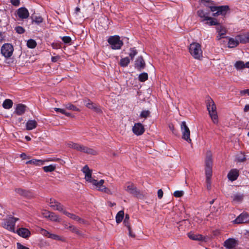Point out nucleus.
I'll return each instance as SVG.
<instances>
[{
    "label": "nucleus",
    "instance_id": "f704fd0d",
    "mask_svg": "<svg viewBox=\"0 0 249 249\" xmlns=\"http://www.w3.org/2000/svg\"><path fill=\"white\" fill-rule=\"evenodd\" d=\"M207 22L206 23L209 25H218L219 23L217 19L209 17L208 19L206 20Z\"/></svg>",
    "mask_w": 249,
    "mask_h": 249
},
{
    "label": "nucleus",
    "instance_id": "4c0bfd02",
    "mask_svg": "<svg viewBox=\"0 0 249 249\" xmlns=\"http://www.w3.org/2000/svg\"><path fill=\"white\" fill-rule=\"evenodd\" d=\"M87 107L89 108L93 109L97 113H100L101 112V110L100 108H99L96 105L94 104L93 102L90 103V104H88Z\"/></svg>",
    "mask_w": 249,
    "mask_h": 249
},
{
    "label": "nucleus",
    "instance_id": "a211bd4d",
    "mask_svg": "<svg viewBox=\"0 0 249 249\" xmlns=\"http://www.w3.org/2000/svg\"><path fill=\"white\" fill-rule=\"evenodd\" d=\"M238 176V170L236 169L231 170L228 174V178L229 179L232 181L236 180Z\"/></svg>",
    "mask_w": 249,
    "mask_h": 249
},
{
    "label": "nucleus",
    "instance_id": "4d7b16f0",
    "mask_svg": "<svg viewBox=\"0 0 249 249\" xmlns=\"http://www.w3.org/2000/svg\"><path fill=\"white\" fill-rule=\"evenodd\" d=\"M62 40L65 43H69L71 40V38L68 36L62 37Z\"/></svg>",
    "mask_w": 249,
    "mask_h": 249
},
{
    "label": "nucleus",
    "instance_id": "de8ad7c7",
    "mask_svg": "<svg viewBox=\"0 0 249 249\" xmlns=\"http://www.w3.org/2000/svg\"><path fill=\"white\" fill-rule=\"evenodd\" d=\"M129 216L128 214H126L125 216V218L124 221V225L127 228H129V226H130L129 222Z\"/></svg>",
    "mask_w": 249,
    "mask_h": 249
},
{
    "label": "nucleus",
    "instance_id": "a878e982",
    "mask_svg": "<svg viewBox=\"0 0 249 249\" xmlns=\"http://www.w3.org/2000/svg\"><path fill=\"white\" fill-rule=\"evenodd\" d=\"M37 126V122L35 120H29L26 123V129L31 130L35 129Z\"/></svg>",
    "mask_w": 249,
    "mask_h": 249
},
{
    "label": "nucleus",
    "instance_id": "052dcab7",
    "mask_svg": "<svg viewBox=\"0 0 249 249\" xmlns=\"http://www.w3.org/2000/svg\"><path fill=\"white\" fill-rule=\"evenodd\" d=\"M240 94L241 95H245L246 94H248V95H249V89L241 90Z\"/></svg>",
    "mask_w": 249,
    "mask_h": 249
},
{
    "label": "nucleus",
    "instance_id": "aec40b11",
    "mask_svg": "<svg viewBox=\"0 0 249 249\" xmlns=\"http://www.w3.org/2000/svg\"><path fill=\"white\" fill-rule=\"evenodd\" d=\"M67 146L71 148L74 149L79 152H82L84 145L72 142H69L67 144Z\"/></svg>",
    "mask_w": 249,
    "mask_h": 249
},
{
    "label": "nucleus",
    "instance_id": "ea45409f",
    "mask_svg": "<svg viewBox=\"0 0 249 249\" xmlns=\"http://www.w3.org/2000/svg\"><path fill=\"white\" fill-rule=\"evenodd\" d=\"M56 168L55 165H50L49 166H46L43 167V170L45 172H50L53 171Z\"/></svg>",
    "mask_w": 249,
    "mask_h": 249
},
{
    "label": "nucleus",
    "instance_id": "dca6fc26",
    "mask_svg": "<svg viewBox=\"0 0 249 249\" xmlns=\"http://www.w3.org/2000/svg\"><path fill=\"white\" fill-rule=\"evenodd\" d=\"M145 63L142 56H139L135 62V67L139 71L144 69Z\"/></svg>",
    "mask_w": 249,
    "mask_h": 249
},
{
    "label": "nucleus",
    "instance_id": "bf43d9fd",
    "mask_svg": "<svg viewBox=\"0 0 249 249\" xmlns=\"http://www.w3.org/2000/svg\"><path fill=\"white\" fill-rule=\"evenodd\" d=\"M17 246L18 249H29L28 248H27L25 246H24L23 245H22V244H21L19 243H17Z\"/></svg>",
    "mask_w": 249,
    "mask_h": 249
},
{
    "label": "nucleus",
    "instance_id": "13d9d810",
    "mask_svg": "<svg viewBox=\"0 0 249 249\" xmlns=\"http://www.w3.org/2000/svg\"><path fill=\"white\" fill-rule=\"evenodd\" d=\"M50 213L51 212L49 211L44 210L42 212V214L44 217L49 218V217L50 216Z\"/></svg>",
    "mask_w": 249,
    "mask_h": 249
},
{
    "label": "nucleus",
    "instance_id": "2f4dec72",
    "mask_svg": "<svg viewBox=\"0 0 249 249\" xmlns=\"http://www.w3.org/2000/svg\"><path fill=\"white\" fill-rule=\"evenodd\" d=\"M13 102L10 99H6L4 101L2 106L5 109H9L12 107Z\"/></svg>",
    "mask_w": 249,
    "mask_h": 249
},
{
    "label": "nucleus",
    "instance_id": "393cba45",
    "mask_svg": "<svg viewBox=\"0 0 249 249\" xmlns=\"http://www.w3.org/2000/svg\"><path fill=\"white\" fill-rule=\"evenodd\" d=\"M188 237L193 240L201 241L203 237L201 234H195L194 232H190L187 234Z\"/></svg>",
    "mask_w": 249,
    "mask_h": 249
},
{
    "label": "nucleus",
    "instance_id": "774afa93",
    "mask_svg": "<svg viewBox=\"0 0 249 249\" xmlns=\"http://www.w3.org/2000/svg\"><path fill=\"white\" fill-rule=\"evenodd\" d=\"M249 111V105H246L244 108V112H248Z\"/></svg>",
    "mask_w": 249,
    "mask_h": 249
},
{
    "label": "nucleus",
    "instance_id": "e2e57ef3",
    "mask_svg": "<svg viewBox=\"0 0 249 249\" xmlns=\"http://www.w3.org/2000/svg\"><path fill=\"white\" fill-rule=\"evenodd\" d=\"M11 1L13 5L16 6H18L19 4V0H11Z\"/></svg>",
    "mask_w": 249,
    "mask_h": 249
},
{
    "label": "nucleus",
    "instance_id": "c9c22d12",
    "mask_svg": "<svg viewBox=\"0 0 249 249\" xmlns=\"http://www.w3.org/2000/svg\"><path fill=\"white\" fill-rule=\"evenodd\" d=\"M45 161V160L33 159L28 161L27 163L33 164L36 165H41L44 164Z\"/></svg>",
    "mask_w": 249,
    "mask_h": 249
},
{
    "label": "nucleus",
    "instance_id": "ddd939ff",
    "mask_svg": "<svg viewBox=\"0 0 249 249\" xmlns=\"http://www.w3.org/2000/svg\"><path fill=\"white\" fill-rule=\"evenodd\" d=\"M217 32L218 33L217 36V39L220 40L222 38H224L225 35L227 33V30L225 27L219 24L216 27Z\"/></svg>",
    "mask_w": 249,
    "mask_h": 249
},
{
    "label": "nucleus",
    "instance_id": "9b49d317",
    "mask_svg": "<svg viewBox=\"0 0 249 249\" xmlns=\"http://www.w3.org/2000/svg\"><path fill=\"white\" fill-rule=\"evenodd\" d=\"M132 130L133 133L136 135H141L144 132L143 125L140 123H136L133 127Z\"/></svg>",
    "mask_w": 249,
    "mask_h": 249
},
{
    "label": "nucleus",
    "instance_id": "cd10ccee",
    "mask_svg": "<svg viewBox=\"0 0 249 249\" xmlns=\"http://www.w3.org/2000/svg\"><path fill=\"white\" fill-rule=\"evenodd\" d=\"M238 38L240 40V43L246 44L249 43V32L244 35H238Z\"/></svg>",
    "mask_w": 249,
    "mask_h": 249
},
{
    "label": "nucleus",
    "instance_id": "7c9ffc66",
    "mask_svg": "<svg viewBox=\"0 0 249 249\" xmlns=\"http://www.w3.org/2000/svg\"><path fill=\"white\" fill-rule=\"evenodd\" d=\"M205 175L206 177V182L210 183V179H211L212 176V168H205Z\"/></svg>",
    "mask_w": 249,
    "mask_h": 249
},
{
    "label": "nucleus",
    "instance_id": "bb28decb",
    "mask_svg": "<svg viewBox=\"0 0 249 249\" xmlns=\"http://www.w3.org/2000/svg\"><path fill=\"white\" fill-rule=\"evenodd\" d=\"M26 107L22 104H18L17 106L15 112L18 115H21L24 113Z\"/></svg>",
    "mask_w": 249,
    "mask_h": 249
},
{
    "label": "nucleus",
    "instance_id": "20e7f679",
    "mask_svg": "<svg viewBox=\"0 0 249 249\" xmlns=\"http://www.w3.org/2000/svg\"><path fill=\"white\" fill-rule=\"evenodd\" d=\"M211 11L213 12L212 16L216 17L219 15L225 16L229 12L230 8L228 5L219 6H210Z\"/></svg>",
    "mask_w": 249,
    "mask_h": 249
},
{
    "label": "nucleus",
    "instance_id": "a18cd8bd",
    "mask_svg": "<svg viewBox=\"0 0 249 249\" xmlns=\"http://www.w3.org/2000/svg\"><path fill=\"white\" fill-rule=\"evenodd\" d=\"M137 51L135 49V48H130L129 56L130 57L131 59H133L135 56L137 54Z\"/></svg>",
    "mask_w": 249,
    "mask_h": 249
},
{
    "label": "nucleus",
    "instance_id": "c03bdc74",
    "mask_svg": "<svg viewBox=\"0 0 249 249\" xmlns=\"http://www.w3.org/2000/svg\"><path fill=\"white\" fill-rule=\"evenodd\" d=\"M54 110L56 112H59L63 114H65L66 116L68 117L71 116V114L69 112H67L66 110L64 109L55 107L54 108Z\"/></svg>",
    "mask_w": 249,
    "mask_h": 249
},
{
    "label": "nucleus",
    "instance_id": "864d4df0",
    "mask_svg": "<svg viewBox=\"0 0 249 249\" xmlns=\"http://www.w3.org/2000/svg\"><path fill=\"white\" fill-rule=\"evenodd\" d=\"M33 21L37 24H39L43 21V18L41 16H36L33 19Z\"/></svg>",
    "mask_w": 249,
    "mask_h": 249
},
{
    "label": "nucleus",
    "instance_id": "338daca9",
    "mask_svg": "<svg viewBox=\"0 0 249 249\" xmlns=\"http://www.w3.org/2000/svg\"><path fill=\"white\" fill-rule=\"evenodd\" d=\"M84 102L85 104V106L87 107H88V104H90V103H91L92 102L91 101H90L89 100H85L84 101Z\"/></svg>",
    "mask_w": 249,
    "mask_h": 249
},
{
    "label": "nucleus",
    "instance_id": "f257e3e1",
    "mask_svg": "<svg viewBox=\"0 0 249 249\" xmlns=\"http://www.w3.org/2000/svg\"><path fill=\"white\" fill-rule=\"evenodd\" d=\"M206 106L207 110L213 123L215 124H217L218 120L216 106L214 102L211 98H209L207 100Z\"/></svg>",
    "mask_w": 249,
    "mask_h": 249
},
{
    "label": "nucleus",
    "instance_id": "49530a36",
    "mask_svg": "<svg viewBox=\"0 0 249 249\" xmlns=\"http://www.w3.org/2000/svg\"><path fill=\"white\" fill-rule=\"evenodd\" d=\"M49 218L53 221H57L59 219L58 216L54 213L51 212Z\"/></svg>",
    "mask_w": 249,
    "mask_h": 249
},
{
    "label": "nucleus",
    "instance_id": "412c9836",
    "mask_svg": "<svg viewBox=\"0 0 249 249\" xmlns=\"http://www.w3.org/2000/svg\"><path fill=\"white\" fill-rule=\"evenodd\" d=\"M212 155L210 151H207L205 159V168H212Z\"/></svg>",
    "mask_w": 249,
    "mask_h": 249
},
{
    "label": "nucleus",
    "instance_id": "603ef678",
    "mask_svg": "<svg viewBox=\"0 0 249 249\" xmlns=\"http://www.w3.org/2000/svg\"><path fill=\"white\" fill-rule=\"evenodd\" d=\"M184 194V192L182 191H176L174 193V196L176 197H181Z\"/></svg>",
    "mask_w": 249,
    "mask_h": 249
},
{
    "label": "nucleus",
    "instance_id": "6e6552de",
    "mask_svg": "<svg viewBox=\"0 0 249 249\" xmlns=\"http://www.w3.org/2000/svg\"><path fill=\"white\" fill-rule=\"evenodd\" d=\"M181 130L182 132V138L183 139L187 141L189 143L191 142V139H190V131L189 128L187 126L186 122L183 121L181 124Z\"/></svg>",
    "mask_w": 249,
    "mask_h": 249
},
{
    "label": "nucleus",
    "instance_id": "58836bf2",
    "mask_svg": "<svg viewBox=\"0 0 249 249\" xmlns=\"http://www.w3.org/2000/svg\"><path fill=\"white\" fill-rule=\"evenodd\" d=\"M243 198V195L240 194H236L232 196V199L236 202H241Z\"/></svg>",
    "mask_w": 249,
    "mask_h": 249
},
{
    "label": "nucleus",
    "instance_id": "7ed1b4c3",
    "mask_svg": "<svg viewBox=\"0 0 249 249\" xmlns=\"http://www.w3.org/2000/svg\"><path fill=\"white\" fill-rule=\"evenodd\" d=\"M124 188V190L127 191L128 193L133 195L139 198L142 199L144 197V195L139 190H138L134 184L131 182L126 183Z\"/></svg>",
    "mask_w": 249,
    "mask_h": 249
},
{
    "label": "nucleus",
    "instance_id": "39448f33",
    "mask_svg": "<svg viewBox=\"0 0 249 249\" xmlns=\"http://www.w3.org/2000/svg\"><path fill=\"white\" fill-rule=\"evenodd\" d=\"M107 41L111 45V48L113 50L120 49L123 45V42L120 40V37L118 36H110Z\"/></svg>",
    "mask_w": 249,
    "mask_h": 249
},
{
    "label": "nucleus",
    "instance_id": "0e129e2a",
    "mask_svg": "<svg viewBox=\"0 0 249 249\" xmlns=\"http://www.w3.org/2000/svg\"><path fill=\"white\" fill-rule=\"evenodd\" d=\"M127 229L129 231V235L132 238H134L135 237V235L134 233L132 232L130 226H129V228Z\"/></svg>",
    "mask_w": 249,
    "mask_h": 249
},
{
    "label": "nucleus",
    "instance_id": "e433bc0d",
    "mask_svg": "<svg viewBox=\"0 0 249 249\" xmlns=\"http://www.w3.org/2000/svg\"><path fill=\"white\" fill-rule=\"evenodd\" d=\"M130 62V59L128 57L122 58L120 60V64L122 67H126Z\"/></svg>",
    "mask_w": 249,
    "mask_h": 249
},
{
    "label": "nucleus",
    "instance_id": "f03ea898",
    "mask_svg": "<svg viewBox=\"0 0 249 249\" xmlns=\"http://www.w3.org/2000/svg\"><path fill=\"white\" fill-rule=\"evenodd\" d=\"M189 49L190 54L195 59L201 60L203 57L201 47L199 43H191Z\"/></svg>",
    "mask_w": 249,
    "mask_h": 249
},
{
    "label": "nucleus",
    "instance_id": "f3484780",
    "mask_svg": "<svg viewBox=\"0 0 249 249\" xmlns=\"http://www.w3.org/2000/svg\"><path fill=\"white\" fill-rule=\"evenodd\" d=\"M237 245V241L233 238H229L226 240L224 243V246L227 249H231Z\"/></svg>",
    "mask_w": 249,
    "mask_h": 249
},
{
    "label": "nucleus",
    "instance_id": "473e14b6",
    "mask_svg": "<svg viewBox=\"0 0 249 249\" xmlns=\"http://www.w3.org/2000/svg\"><path fill=\"white\" fill-rule=\"evenodd\" d=\"M234 67L237 70H242L245 68V63L242 61H238L234 64Z\"/></svg>",
    "mask_w": 249,
    "mask_h": 249
},
{
    "label": "nucleus",
    "instance_id": "1a4fd4ad",
    "mask_svg": "<svg viewBox=\"0 0 249 249\" xmlns=\"http://www.w3.org/2000/svg\"><path fill=\"white\" fill-rule=\"evenodd\" d=\"M234 224L249 223V214L247 212H243L233 221Z\"/></svg>",
    "mask_w": 249,
    "mask_h": 249
},
{
    "label": "nucleus",
    "instance_id": "2eb2a0df",
    "mask_svg": "<svg viewBox=\"0 0 249 249\" xmlns=\"http://www.w3.org/2000/svg\"><path fill=\"white\" fill-rule=\"evenodd\" d=\"M83 172L85 174V178L87 181L92 183V180H95L91 178V171L87 165H85L82 169Z\"/></svg>",
    "mask_w": 249,
    "mask_h": 249
},
{
    "label": "nucleus",
    "instance_id": "6e6d98bb",
    "mask_svg": "<svg viewBox=\"0 0 249 249\" xmlns=\"http://www.w3.org/2000/svg\"><path fill=\"white\" fill-rule=\"evenodd\" d=\"M40 233L42 235L48 237L50 232H49L45 229H41L40 230Z\"/></svg>",
    "mask_w": 249,
    "mask_h": 249
},
{
    "label": "nucleus",
    "instance_id": "c85d7f7f",
    "mask_svg": "<svg viewBox=\"0 0 249 249\" xmlns=\"http://www.w3.org/2000/svg\"><path fill=\"white\" fill-rule=\"evenodd\" d=\"M65 227L66 229H69L72 232L75 233L78 235L82 236L83 235V233L82 232L78 230L76 227L75 226L71 225H67L66 224Z\"/></svg>",
    "mask_w": 249,
    "mask_h": 249
},
{
    "label": "nucleus",
    "instance_id": "72a5a7b5",
    "mask_svg": "<svg viewBox=\"0 0 249 249\" xmlns=\"http://www.w3.org/2000/svg\"><path fill=\"white\" fill-rule=\"evenodd\" d=\"M124 217V212L123 211H119L116 216V221L117 223H120L123 219Z\"/></svg>",
    "mask_w": 249,
    "mask_h": 249
},
{
    "label": "nucleus",
    "instance_id": "b1692460",
    "mask_svg": "<svg viewBox=\"0 0 249 249\" xmlns=\"http://www.w3.org/2000/svg\"><path fill=\"white\" fill-rule=\"evenodd\" d=\"M64 214L67 215L68 217H70L71 218L75 221H78L80 223H83V224L85 223V221L84 219H81L79 216H78L74 214L70 213L67 211H64Z\"/></svg>",
    "mask_w": 249,
    "mask_h": 249
},
{
    "label": "nucleus",
    "instance_id": "69168bd1",
    "mask_svg": "<svg viewBox=\"0 0 249 249\" xmlns=\"http://www.w3.org/2000/svg\"><path fill=\"white\" fill-rule=\"evenodd\" d=\"M59 58V56H53L52 57V61L53 62H55L58 60Z\"/></svg>",
    "mask_w": 249,
    "mask_h": 249
},
{
    "label": "nucleus",
    "instance_id": "4468645a",
    "mask_svg": "<svg viewBox=\"0 0 249 249\" xmlns=\"http://www.w3.org/2000/svg\"><path fill=\"white\" fill-rule=\"evenodd\" d=\"M17 15L21 19L27 18L29 16V13L28 10L24 7L19 8L17 10Z\"/></svg>",
    "mask_w": 249,
    "mask_h": 249
},
{
    "label": "nucleus",
    "instance_id": "9d476101",
    "mask_svg": "<svg viewBox=\"0 0 249 249\" xmlns=\"http://www.w3.org/2000/svg\"><path fill=\"white\" fill-rule=\"evenodd\" d=\"M18 220V218L13 217H9L4 222V223L3 224V227L9 231H14L15 222Z\"/></svg>",
    "mask_w": 249,
    "mask_h": 249
},
{
    "label": "nucleus",
    "instance_id": "3c124183",
    "mask_svg": "<svg viewBox=\"0 0 249 249\" xmlns=\"http://www.w3.org/2000/svg\"><path fill=\"white\" fill-rule=\"evenodd\" d=\"M150 112L148 110H143L142 111L140 116L141 118H147L149 116Z\"/></svg>",
    "mask_w": 249,
    "mask_h": 249
},
{
    "label": "nucleus",
    "instance_id": "f8f14e48",
    "mask_svg": "<svg viewBox=\"0 0 249 249\" xmlns=\"http://www.w3.org/2000/svg\"><path fill=\"white\" fill-rule=\"evenodd\" d=\"M50 207L54 210H57L62 212L64 213V211H66L63 209V206L59 202L56 201L54 199H50Z\"/></svg>",
    "mask_w": 249,
    "mask_h": 249
},
{
    "label": "nucleus",
    "instance_id": "5fc2aeb1",
    "mask_svg": "<svg viewBox=\"0 0 249 249\" xmlns=\"http://www.w3.org/2000/svg\"><path fill=\"white\" fill-rule=\"evenodd\" d=\"M15 30L18 34H21L24 33L25 30L21 26H18L15 28Z\"/></svg>",
    "mask_w": 249,
    "mask_h": 249
},
{
    "label": "nucleus",
    "instance_id": "6ab92c4d",
    "mask_svg": "<svg viewBox=\"0 0 249 249\" xmlns=\"http://www.w3.org/2000/svg\"><path fill=\"white\" fill-rule=\"evenodd\" d=\"M17 233L21 237L24 238H28L31 234L30 231L26 228H19L17 231Z\"/></svg>",
    "mask_w": 249,
    "mask_h": 249
},
{
    "label": "nucleus",
    "instance_id": "37998d69",
    "mask_svg": "<svg viewBox=\"0 0 249 249\" xmlns=\"http://www.w3.org/2000/svg\"><path fill=\"white\" fill-rule=\"evenodd\" d=\"M148 79V74L146 72L141 73L139 76V80L141 82H144Z\"/></svg>",
    "mask_w": 249,
    "mask_h": 249
},
{
    "label": "nucleus",
    "instance_id": "a19ab883",
    "mask_svg": "<svg viewBox=\"0 0 249 249\" xmlns=\"http://www.w3.org/2000/svg\"><path fill=\"white\" fill-rule=\"evenodd\" d=\"M27 45L29 48H35L36 46V43L34 39H30L27 41Z\"/></svg>",
    "mask_w": 249,
    "mask_h": 249
},
{
    "label": "nucleus",
    "instance_id": "4be33fe9",
    "mask_svg": "<svg viewBox=\"0 0 249 249\" xmlns=\"http://www.w3.org/2000/svg\"><path fill=\"white\" fill-rule=\"evenodd\" d=\"M238 37V35L235 38H230L229 39L228 47L229 48H234L239 44L240 40Z\"/></svg>",
    "mask_w": 249,
    "mask_h": 249
},
{
    "label": "nucleus",
    "instance_id": "09e8293b",
    "mask_svg": "<svg viewBox=\"0 0 249 249\" xmlns=\"http://www.w3.org/2000/svg\"><path fill=\"white\" fill-rule=\"evenodd\" d=\"M15 192L21 196H25L27 194L26 191L20 188L16 189Z\"/></svg>",
    "mask_w": 249,
    "mask_h": 249
},
{
    "label": "nucleus",
    "instance_id": "423d86ee",
    "mask_svg": "<svg viewBox=\"0 0 249 249\" xmlns=\"http://www.w3.org/2000/svg\"><path fill=\"white\" fill-rule=\"evenodd\" d=\"M1 53L5 58L10 57L13 53L14 47L10 43H5L1 47Z\"/></svg>",
    "mask_w": 249,
    "mask_h": 249
},
{
    "label": "nucleus",
    "instance_id": "c756f323",
    "mask_svg": "<svg viewBox=\"0 0 249 249\" xmlns=\"http://www.w3.org/2000/svg\"><path fill=\"white\" fill-rule=\"evenodd\" d=\"M81 152H83L88 154L96 155L97 152L91 148L88 147L85 145L83 146L82 151Z\"/></svg>",
    "mask_w": 249,
    "mask_h": 249
},
{
    "label": "nucleus",
    "instance_id": "5701e85b",
    "mask_svg": "<svg viewBox=\"0 0 249 249\" xmlns=\"http://www.w3.org/2000/svg\"><path fill=\"white\" fill-rule=\"evenodd\" d=\"M197 15L201 18L202 21H206L209 17L210 13L203 10H198L197 12Z\"/></svg>",
    "mask_w": 249,
    "mask_h": 249
},
{
    "label": "nucleus",
    "instance_id": "8fccbe9b",
    "mask_svg": "<svg viewBox=\"0 0 249 249\" xmlns=\"http://www.w3.org/2000/svg\"><path fill=\"white\" fill-rule=\"evenodd\" d=\"M48 238H50L51 239L56 240H60L61 237L58 235L53 234L50 233Z\"/></svg>",
    "mask_w": 249,
    "mask_h": 249
},
{
    "label": "nucleus",
    "instance_id": "680f3d73",
    "mask_svg": "<svg viewBox=\"0 0 249 249\" xmlns=\"http://www.w3.org/2000/svg\"><path fill=\"white\" fill-rule=\"evenodd\" d=\"M163 193L161 189H159L158 191V196L159 198H161L163 196Z\"/></svg>",
    "mask_w": 249,
    "mask_h": 249
},
{
    "label": "nucleus",
    "instance_id": "0eeeda50",
    "mask_svg": "<svg viewBox=\"0 0 249 249\" xmlns=\"http://www.w3.org/2000/svg\"><path fill=\"white\" fill-rule=\"evenodd\" d=\"M104 182L105 181L104 179H101L99 181L97 180H92V184L96 187L98 191L106 193L107 194L112 195V193L111 191L103 185Z\"/></svg>",
    "mask_w": 249,
    "mask_h": 249
},
{
    "label": "nucleus",
    "instance_id": "79ce46f5",
    "mask_svg": "<svg viewBox=\"0 0 249 249\" xmlns=\"http://www.w3.org/2000/svg\"><path fill=\"white\" fill-rule=\"evenodd\" d=\"M65 107L69 110H72L74 111H80V109L75 106L73 105L71 103H68L65 105Z\"/></svg>",
    "mask_w": 249,
    "mask_h": 249
}]
</instances>
